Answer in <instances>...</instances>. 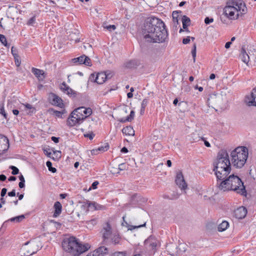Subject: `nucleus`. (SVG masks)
Returning <instances> with one entry per match:
<instances>
[{
  "label": "nucleus",
  "mask_w": 256,
  "mask_h": 256,
  "mask_svg": "<svg viewBox=\"0 0 256 256\" xmlns=\"http://www.w3.org/2000/svg\"><path fill=\"white\" fill-rule=\"evenodd\" d=\"M245 102L249 106H256V89H253L250 94L246 96Z\"/></svg>",
  "instance_id": "2eb2a0df"
},
{
  "label": "nucleus",
  "mask_w": 256,
  "mask_h": 256,
  "mask_svg": "<svg viewBox=\"0 0 256 256\" xmlns=\"http://www.w3.org/2000/svg\"><path fill=\"white\" fill-rule=\"evenodd\" d=\"M32 72L39 80H42L46 77L44 72L43 70L32 68Z\"/></svg>",
  "instance_id": "4be33fe9"
},
{
  "label": "nucleus",
  "mask_w": 256,
  "mask_h": 256,
  "mask_svg": "<svg viewBox=\"0 0 256 256\" xmlns=\"http://www.w3.org/2000/svg\"><path fill=\"white\" fill-rule=\"evenodd\" d=\"M102 232L104 240L105 242L108 240L114 232H112L111 226L108 222L103 228Z\"/></svg>",
  "instance_id": "4468645a"
},
{
  "label": "nucleus",
  "mask_w": 256,
  "mask_h": 256,
  "mask_svg": "<svg viewBox=\"0 0 256 256\" xmlns=\"http://www.w3.org/2000/svg\"><path fill=\"white\" fill-rule=\"evenodd\" d=\"M214 22V19L212 18H210L208 17H206L204 20V22L206 24H210Z\"/></svg>",
  "instance_id": "a18cd8bd"
},
{
  "label": "nucleus",
  "mask_w": 256,
  "mask_h": 256,
  "mask_svg": "<svg viewBox=\"0 0 256 256\" xmlns=\"http://www.w3.org/2000/svg\"><path fill=\"white\" fill-rule=\"evenodd\" d=\"M121 152H124V153H126V152H128V150L126 148V147H124L122 148V149H121Z\"/></svg>",
  "instance_id": "774afa93"
},
{
  "label": "nucleus",
  "mask_w": 256,
  "mask_h": 256,
  "mask_svg": "<svg viewBox=\"0 0 256 256\" xmlns=\"http://www.w3.org/2000/svg\"><path fill=\"white\" fill-rule=\"evenodd\" d=\"M240 58L243 62L246 64H248L250 61V57L248 54L246 52V51L243 48L242 49Z\"/></svg>",
  "instance_id": "b1692460"
},
{
  "label": "nucleus",
  "mask_w": 256,
  "mask_h": 256,
  "mask_svg": "<svg viewBox=\"0 0 256 256\" xmlns=\"http://www.w3.org/2000/svg\"><path fill=\"white\" fill-rule=\"evenodd\" d=\"M126 168V166L124 164H121L118 165V169L120 170H124Z\"/></svg>",
  "instance_id": "8fccbe9b"
},
{
  "label": "nucleus",
  "mask_w": 256,
  "mask_h": 256,
  "mask_svg": "<svg viewBox=\"0 0 256 256\" xmlns=\"http://www.w3.org/2000/svg\"><path fill=\"white\" fill-rule=\"evenodd\" d=\"M232 184L233 186H232L231 190H233L241 195L246 196V191L245 186L244 185L243 182L238 176L234 174L232 183Z\"/></svg>",
  "instance_id": "6e6552de"
},
{
  "label": "nucleus",
  "mask_w": 256,
  "mask_h": 256,
  "mask_svg": "<svg viewBox=\"0 0 256 256\" xmlns=\"http://www.w3.org/2000/svg\"><path fill=\"white\" fill-rule=\"evenodd\" d=\"M68 96L72 97H75L76 96V93L70 87L67 88L66 92Z\"/></svg>",
  "instance_id": "4c0bfd02"
},
{
  "label": "nucleus",
  "mask_w": 256,
  "mask_h": 256,
  "mask_svg": "<svg viewBox=\"0 0 256 256\" xmlns=\"http://www.w3.org/2000/svg\"><path fill=\"white\" fill-rule=\"evenodd\" d=\"M74 114V111L72 112L71 116L68 120V123L70 126H73L76 124H80L82 122V117L80 118V115L76 112Z\"/></svg>",
  "instance_id": "ddd939ff"
},
{
  "label": "nucleus",
  "mask_w": 256,
  "mask_h": 256,
  "mask_svg": "<svg viewBox=\"0 0 256 256\" xmlns=\"http://www.w3.org/2000/svg\"><path fill=\"white\" fill-rule=\"evenodd\" d=\"M213 165V171L218 180L224 179L230 174L231 164L226 150L222 149L219 151Z\"/></svg>",
  "instance_id": "f03ea898"
},
{
  "label": "nucleus",
  "mask_w": 256,
  "mask_h": 256,
  "mask_svg": "<svg viewBox=\"0 0 256 256\" xmlns=\"http://www.w3.org/2000/svg\"><path fill=\"white\" fill-rule=\"evenodd\" d=\"M71 62L74 64L78 62V64H90L92 62L89 57L84 54L78 58H72Z\"/></svg>",
  "instance_id": "a211bd4d"
},
{
  "label": "nucleus",
  "mask_w": 256,
  "mask_h": 256,
  "mask_svg": "<svg viewBox=\"0 0 256 256\" xmlns=\"http://www.w3.org/2000/svg\"><path fill=\"white\" fill-rule=\"evenodd\" d=\"M98 182H94L92 183V186L93 189H96V186L98 184Z\"/></svg>",
  "instance_id": "bf43d9fd"
},
{
  "label": "nucleus",
  "mask_w": 256,
  "mask_h": 256,
  "mask_svg": "<svg viewBox=\"0 0 256 256\" xmlns=\"http://www.w3.org/2000/svg\"><path fill=\"white\" fill-rule=\"evenodd\" d=\"M24 218V215L22 214L19 216H17L14 218H12L10 219V220L12 222H20Z\"/></svg>",
  "instance_id": "72a5a7b5"
},
{
  "label": "nucleus",
  "mask_w": 256,
  "mask_h": 256,
  "mask_svg": "<svg viewBox=\"0 0 256 256\" xmlns=\"http://www.w3.org/2000/svg\"><path fill=\"white\" fill-rule=\"evenodd\" d=\"M123 134L128 136H134V131L133 128L130 126L124 128L122 130Z\"/></svg>",
  "instance_id": "cd10ccee"
},
{
  "label": "nucleus",
  "mask_w": 256,
  "mask_h": 256,
  "mask_svg": "<svg viewBox=\"0 0 256 256\" xmlns=\"http://www.w3.org/2000/svg\"><path fill=\"white\" fill-rule=\"evenodd\" d=\"M182 23L183 28L186 29L188 26L190 24V19L185 16H183L182 18Z\"/></svg>",
  "instance_id": "7c9ffc66"
},
{
  "label": "nucleus",
  "mask_w": 256,
  "mask_h": 256,
  "mask_svg": "<svg viewBox=\"0 0 256 256\" xmlns=\"http://www.w3.org/2000/svg\"><path fill=\"white\" fill-rule=\"evenodd\" d=\"M76 112L78 115H80V118L82 117V120L86 118L88 116H90L92 114V110L90 108H86L84 106L80 107L74 110V114Z\"/></svg>",
  "instance_id": "f8f14e48"
},
{
  "label": "nucleus",
  "mask_w": 256,
  "mask_h": 256,
  "mask_svg": "<svg viewBox=\"0 0 256 256\" xmlns=\"http://www.w3.org/2000/svg\"><path fill=\"white\" fill-rule=\"evenodd\" d=\"M8 196H16V192L13 190L12 192H8Z\"/></svg>",
  "instance_id": "5fc2aeb1"
},
{
  "label": "nucleus",
  "mask_w": 256,
  "mask_h": 256,
  "mask_svg": "<svg viewBox=\"0 0 256 256\" xmlns=\"http://www.w3.org/2000/svg\"><path fill=\"white\" fill-rule=\"evenodd\" d=\"M19 179H20V182H25L24 178V176L22 174H20L19 176Z\"/></svg>",
  "instance_id": "338daca9"
},
{
  "label": "nucleus",
  "mask_w": 256,
  "mask_h": 256,
  "mask_svg": "<svg viewBox=\"0 0 256 256\" xmlns=\"http://www.w3.org/2000/svg\"><path fill=\"white\" fill-rule=\"evenodd\" d=\"M0 41L4 46H7L6 39L4 35L0 34Z\"/></svg>",
  "instance_id": "ea45409f"
},
{
  "label": "nucleus",
  "mask_w": 256,
  "mask_h": 256,
  "mask_svg": "<svg viewBox=\"0 0 256 256\" xmlns=\"http://www.w3.org/2000/svg\"><path fill=\"white\" fill-rule=\"evenodd\" d=\"M62 246L66 252L74 256H79L90 248L88 244H82L72 236L64 239L62 242Z\"/></svg>",
  "instance_id": "20e7f679"
},
{
  "label": "nucleus",
  "mask_w": 256,
  "mask_h": 256,
  "mask_svg": "<svg viewBox=\"0 0 256 256\" xmlns=\"http://www.w3.org/2000/svg\"><path fill=\"white\" fill-rule=\"evenodd\" d=\"M7 189L6 188H3L2 190L0 196L2 197H4L6 194Z\"/></svg>",
  "instance_id": "3c124183"
},
{
  "label": "nucleus",
  "mask_w": 256,
  "mask_h": 256,
  "mask_svg": "<svg viewBox=\"0 0 256 256\" xmlns=\"http://www.w3.org/2000/svg\"><path fill=\"white\" fill-rule=\"evenodd\" d=\"M234 214L236 218L242 219L246 216L247 210L244 206H240L234 210Z\"/></svg>",
  "instance_id": "aec40b11"
},
{
  "label": "nucleus",
  "mask_w": 256,
  "mask_h": 256,
  "mask_svg": "<svg viewBox=\"0 0 256 256\" xmlns=\"http://www.w3.org/2000/svg\"><path fill=\"white\" fill-rule=\"evenodd\" d=\"M109 240L112 244H121L122 238L118 233L114 232L112 235L109 238Z\"/></svg>",
  "instance_id": "412c9836"
},
{
  "label": "nucleus",
  "mask_w": 256,
  "mask_h": 256,
  "mask_svg": "<svg viewBox=\"0 0 256 256\" xmlns=\"http://www.w3.org/2000/svg\"><path fill=\"white\" fill-rule=\"evenodd\" d=\"M178 248V256H180L182 254H184L186 250L188 248V246L184 243H180L177 246Z\"/></svg>",
  "instance_id": "393cba45"
},
{
  "label": "nucleus",
  "mask_w": 256,
  "mask_h": 256,
  "mask_svg": "<svg viewBox=\"0 0 256 256\" xmlns=\"http://www.w3.org/2000/svg\"><path fill=\"white\" fill-rule=\"evenodd\" d=\"M54 114L58 117H61L62 115V113L58 110H54Z\"/></svg>",
  "instance_id": "603ef678"
},
{
  "label": "nucleus",
  "mask_w": 256,
  "mask_h": 256,
  "mask_svg": "<svg viewBox=\"0 0 256 256\" xmlns=\"http://www.w3.org/2000/svg\"><path fill=\"white\" fill-rule=\"evenodd\" d=\"M246 12V4L242 0H230L224 8V14L230 20H236Z\"/></svg>",
  "instance_id": "7ed1b4c3"
},
{
  "label": "nucleus",
  "mask_w": 256,
  "mask_h": 256,
  "mask_svg": "<svg viewBox=\"0 0 256 256\" xmlns=\"http://www.w3.org/2000/svg\"><path fill=\"white\" fill-rule=\"evenodd\" d=\"M104 74V78H105V80L106 79V78H110L112 76V75L110 73H108V74L105 73V74Z\"/></svg>",
  "instance_id": "4d7b16f0"
},
{
  "label": "nucleus",
  "mask_w": 256,
  "mask_h": 256,
  "mask_svg": "<svg viewBox=\"0 0 256 256\" xmlns=\"http://www.w3.org/2000/svg\"><path fill=\"white\" fill-rule=\"evenodd\" d=\"M94 134H84L85 137L88 138L90 140H92L94 138Z\"/></svg>",
  "instance_id": "13d9d810"
},
{
  "label": "nucleus",
  "mask_w": 256,
  "mask_h": 256,
  "mask_svg": "<svg viewBox=\"0 0 256 256\" xmlns=\"http://www.w3.org/2000/svg\"><path fill=\"white\" fill-rule=\"evenodd\" d=\"M68 88L69 86H68L64 82H63L60 86V89L64 92H66V90H67V88Z\"/></svg>",
  "instance_id": "c03bdc74"
},
{
  "label": "nucleus",
  "mask_w": 256,
  "mask_h": 256,
  "mask_svg": "<svg viewBox=\"0 0 256 256\" xmlns=\"http://www.w3.org/2000/svg\"><path fill=\"white\" fill-rule=\"evenodd\" d=\"M109 148V146L108 144H106L104 146H102L98 148V150L101 152H106V151Z\"/></svg>",
  "instance_id": "a19ab883"
},
{
  "label": "nucleus",
  "mask_w": 256,
  "mask_h": 256,
  "mask_svg": "<svg viewBox=\"0 0 256 256\" xmlns=\"http://www.w3.org/2000/svg\"><path fill=\"white\" fill-rule=\"evenodd\" d=\"M134 112L133 110L130 112V114L127 116L126 119H122L120 122H125L126 121L130 122L134 118Z\"/></svg>",
  "instance_id": "c9c22d12"
},
{
  "label": "nucleus",
  "mask_w": 256,
  "mask_h": 256,
  "mask_svg": "<svg viewBox=\"0 0 256 256\" xmlns=\"http://www.w3.org/2000/svg\"><path fill=\"white\" fill-rule=\"evenodd\" d=\"M168 254L172 256H178L177 246L175 244H170L166 246Z\"/></svg>",
  "instance_id": "5701e85b"
},
{
  "label": "nucleus",
  "mask_w": 256,
  "mask_h": 256,
  "mask_svg": "<svg viewBox=\"0 0 256 256\" xmlns=\"http://www.w3.org/2000/svg\"><path fill=\"white\" fill-rule=\"evenodd\" d=\"M90 208L88 206V203L86 202H84L82 203V204L80 205V208L82 209V210L80 211L81 213H85L88 210V208Z\"/></svg>",
  "instance_id": "f704fd0d"
},
{
  "label": "nucleus",
  "mask_w": 256,
  "mask_h": 256,
  "mask_svg": "<svg viewBox=\"0 0 256 256\" xmlns=\"http://www.w3.org/2000/svg\"><path fill=\"white\" fill-rule=\"evenodd\" d=\"M10 168L12 170V174L16 175L18 173L19 170L16 167L14 166H11L10 167Z\"/></svg>",
  "instance_id": "79ce46f5"
},
{
  "label": "nucleus",
  "mask_w": 256,
  "mask_h": 256,
  "mask_svg": "<svg viewBox=\"0 0 256 256\" xmlns=\"http://www.w3.org/2000/svg\"><path fill=\"white\" fill-rule=\"evenodd\" d=\"M50 100L52 105H54L60 108H62L64 104L62 98L54 94H51L49 96Z\"/></svg>",
  "instance_id": "dca6fc26"
},
{
  "label": "nucleus",
  "mask_w": 256,
  "mask_h": 256,
  "mask_svg": "<svg viewBox=\"0 0 256 256\" xmlns=\"http://www.w3.org/2000/svg\"><path fill=\"white\" fill-rule=\"evenodd\" d=\"M51 139L55 143H58L59 142V138H56V137H55V136H52Z\"/></svg>",
  "instance_id": "6e6d98bb"
},
{
  "label": "nucleus",
  "mask_w": 256,
  "mask_h": 256,
  "mask_svg": "<svg viewBox=\"0 0 256 256\" xmlns=\"http://www.w3.org/2000/svg\"><path fill=\"white\" fill-rule=\"evenodd\" d=\"M74 36H76V33H74L70 35V40H74L76 42H78L80 41V39L78 38H74Z\"/></svg>",
  "instance_id": "de8ad7c7"
},
{
  "label": "nucleus",
  "mask_w": 256,
  "mask_h": 256,
  "mask_svg": "<svg viewBox=\"0 0 256 256\" xmlns=\"http://www.w3.org/2000/svg\"><path fill=\"white\" fill-rule=\"evenodd\" d=\"M234 174L226 176L224 179H217V186L218 188L224 192L231 190L232 188Z\"/></svg>",
  "instance_id": "0eeeda50"
},
{
  "label": "nucleus",
  "mask_w": 256,
  "mask_h": 256,
  "mask_svg": "<svg viewBox=\"0 0 256 256\" xmlns=\"http://www.w3.org/2000/svg\"><path fill=\"white\" fill-rule=\"evenodd\" d=\"M104 74V73H99L97 74L95 82L98 84H102L105 81Z\"/></svg>",
  "instance_id": "c756f323"
},
{
  "label": "nucleus",
  "mask_w": 256,
  "mask_h": 256,
  "mask_svg": "<svg viewBox=\"0 0 256 256\" xmlns=\"http://www.w3.org/2000/svg\"><path fill=\"white\" fill-rule=\"evenodd\" d=\"M148 100V98H144L141 104L140 114H142L144 113L145 108L146 106Z\"/></svg>",
  "instance_id": "473e14b6"
},
{
  "label": "nucleus",
  "mask_w": 256,
  "mask_h": 256,
  "mask_svg": "<svg viewBox=\"0 0 256 256\" xmlns=\"http://www.w3.org/2000/svg\"><path fill=\"white\" fill-rule=\"evenodd\" d=\"M176 183L182 190H185L188 188V186L186 182L183 174L182 172H178L176 174Z\"/></svg>",
  "instance_id": "9b49d317"
},
{
  "label": "nucleus",
  "mask_w": 256,
  "mask_h": 256,
  "mask_svg": "<svg viewBox=\"0 0 256 256\" xmlns=\"http://www.w3.org/2000/svg\"><path fill=\"white\" fill-rule=\"evenodd\" d=\"M229 226V224L227 221H222L218 226V230L219 232H223L226 230Z\"/></svg>",
  "instance_id": "c85d7f7f"
},
{
  "label": "nucleus",
  "mask_w": 256,
  "mask_h": 256,
  "mask_svg": "<svg viewBox=\"0 0 256 256\" xmlns=\"http://www.w3.org/2000/svg\"><path fill=\"white\" fill-rule=\"evenodd\" d=\"M46 165L48 166V170L53 173L56 172V169L52 167V164L50 161H48L46 162Z\"/></svg>",
  "instance_id": "58836bf2"
},
{
  "label": "nucleus",
  "mask_w": 256,
  "mask_h": 256,
  "mask_svg": "<svg viewBox=\"0 0 256 256\" xmlns=\"http://www.w3.org/2000/svg\"><path fill=\"white\" fill-rule=\"evenodd\" d=\"M0 113L2 115L4 116L6 118V113L5 112V111H4V106L2 105L1 108H0Z\"/></svg>",
  "instance_id": "09e8293b"
},
{
  "label": "nucleus",
  "mask_w": 256,
  "mask_h": 256,
  "mask_svg": "<svg viewBox=\"0 0 256 256\" xmlns=\"http://www.w3.org/2000/svg\"><path fill=\"white\" fill-rule=\"evenodd\" d=\"M102 26L104 29H106L109 32H112L116 29V26L114 24L107 25L106 24H104L102 25Z\"/></svg>",
  "instance_id": "e433bc0d"
},
{
  "label": "nucleus",
  "mask_w": 256,
  "mask_h": 256,
  "mask_svg": "<svg viewBox=\"0 0 256 256\" xmlns=\"http://www.w3.org/2000/svg\"><path fill=\"white\" fill-rule=\"evenodd\" d=\"M9 148V140L4 136L0 134V151L5 152Z\"/></svg>",
  "instance_id": "f3484780"
},
{
  "label": "nucleus",
  "mask_w": 256,
  "mask_h": 256,
  "mask_svg": "<svg viewBox=\"0 0 256 256\" xmlns=\"http://www.w3.org/2000/svg\"><path fill=\"white\" fill-rule=\"evenodd\" d=\"M108 252V250L105 246H100L94 252L88 254L86 256H103Z\"/></svg>",
  "instance_id": "6ab92c4d"
},
{
  "label": "nucleus",
  "mask_w": 256,
  "mask_h": 256,
  "mask_svg": "<svg viewBox=\"0 0 256 256\" xmlns=\"http://www.w3.org/2000/svg\"><path fill=\"white\" fill-rule=\"evenodd\" d=\"M172 16L173 26L176 28L178 24V20L180 17L178 12L176 11L174 12L172 14Z\"/></svg>",
  "instance_id": "bb28decb"
},
{
  "label": "nucleus",
  "mask_w": 256,
  "mask_h": 256,
  "mask_svg": "<svg viewBox=\"0 0 256 256\" xmlns=\"http://www.w3.org/2000/svg\"><path fill=\"white\" fill-rule=\"evenodd\" d=\"M248 152L246 147H238L231 152L232 164L236 168H242L248 158Z\"/></svg>",
  "instance_id": "39448f33"
},
{
  "label": "nucleus",
  "mask_w": 256,
  "mask_h": 256,
  "mask_svg": "<svg viewBox=\"0 0 256 256\" xmlns=\"http://www.w3.org/2000/svg\"><path fill=\"white\" fill-rule=\"evenodd\" d=\"M196 45H194V50L192 51V56L194 58L196 56Z\"/></svg>",
  "instance_id": "0e129e2a"
},
{
  "label": "nucleus",
  "mask_w": 256,
  "mask_h": 256,
  "mask_svg": "<svg viewBox=\"0 0 256 256\" xmlns=\"http://www.w3.org/2000/svg\"><path fill=\"white\" fill-rule=\"evenodd\" d=\"M141 33L144 40L148 42L162 43L168 37L164 22L155 17L147 18L142 28Z\"/></svg>",
  "instance_id": "f257e3e1"
},
{
  "label": "nucleus",
  "mask_w": 256,
  "mask_h": 256,
  "mask_svg": "<svg viewBox=\"0 0 256 256\" xmlns=\"http://www.w3.org/2000/svg\"><path fill=\"white\" fill-rule=\"evenodd\" d=\"M190 42V37H188L186 38H184L182 40V43L185 44H188Z\"/></svg>",
  "instance_id": "864d4df0"
},
{
  "label": "nucleus",
  "mask_w": 256,
  "mask_h": 256,
  "mask_svg": "<svg viewBox=\"0 0 256 256\" xmlns=\"http://www.w3.org/2000/svg\"><path fill=\"white\" fill-rule=\"evenodd\" d=\"M39 240H34L32 242H28L23 247V250L25 251L24 254L26 256L32 255L36 253L41 248Z\"/></svg>",
  "instance_id": "9d476101"
},
{
  "label": "nucleus",
  "mask_w": 256,
  "mask_h": 256,
  "mask_svg": "<svg viewBox=\"0 0 256 256\" xmlns=\"http://www.w3.org/2000/svg\"><path fill=\"white\" fill-rule=\"evenodd\" d=\"M24 182H20L18 184V186L20 188H23L24 187L25 185H24Z\"/></svg>",
  "instance_id": "680f3d73"
},
{
  "label": "nucleus",
  "mask_w": 256,
  "mask_h": 256,
  "mask_svg": "<svg viewBox=\"0 0 256 256\" xmlns=\"http://www.w3.org/2000/svg\"><path fill=\"white\" fill-rule=\"evenodd\" d=\"M88 206L90 208L94 210H100L102 208V206L96 202H88Z\"/></svg>",
  "instance_id": "2f4dec72"
},
{
  "label": "nucleus",
  "mask_w": 256,
  "mask_h": 256,
  "mask_svg": "<svg viewBox=\"0 0 256 256\" xmlns=\"http://www.w3.org/2000/svg\"><path fill=\"white\" fill-rule=\"evenodd\" d=\"M146 248L151 253L154 254L160 246L159 241L154 236H150L144 242Z\"/></svg>",
  "instance_id": "1a4fd4ad"
},
{
  "label": "nucleus",
  "mask_w": 256,
  "mask_h": 256,
  "mask_svg": "<svg viewBox=\"0 0 256 256\" xmlns=\"http://www.w3.org/2000/svg\"><path fill=\"white\" fill-rule=\"evenodd\" d=\"M36 17L34 16L31 18L28 22V24L29 26H32L35 23Z\"/></svg>",
  "instance_id": "37998d69"
},
{
  "label": "nucleus",
  "mask_w": 256,
  "mask_h": 256,
  "mask_svg": "<svg viewBox=\"0 0 256 256\" xmlns=\"http://www.w3.org/2000/svg\"><path fill=\"white\" fill-rule=\"evenodd\" d=\"M89 223L95 225L96 224V220L94 219L92 220L89 222Z\"/></svg>",
  "instance_id": "69168bd1"
},
{
  "label": "nucleus",
  "mask_w": 256,
  "mask_h": 256,
  "mask_svg": "<svg viewBox=\"0 0 256 256\" xmlns=\"http://www.w3.org/2000/svg\"><path fill=\"white\" fill-rule=\"evenodd\" d=\"M54 208H55V210L54 216L56 217L61 213L62 206L59 202H56L54 204Z\"/></svg>",
  "instance_id": "a878e982"
},
{
  "label": "nucleus",
  "mask_w": 256,
  "mask_h": 256,
  "mask_svg": "<svg viewBox=\"0 0 256 256\" xmlns=\"http://www.w3.org/2000/svg\"><path fill=\"white\" fill-rule=\"evenodd\" d=\"M112 256H126V253L124 252H116Z\"/></svg>",
  "instance_id": "49530a36"
},
{
  "label": "nucleus",
  "mask_w": 256,
  "mask_h": 256,
  "mask_svg": "<svg viewBox=\"0 0 256 256\" xmlns=\"http://www.w3.org/2000/svg\"><path fill=\"white\" fill-rule=\"evenodd\" d=\"M6 176L4 174L0 175V180L4 181L6 180Z\"/></svg>",
  "instance_id": "052dcab7"
},
{
  "label": "nucleus",
  "mask_w": 256,
  "mask_h": 256,
  "mask_svg": "<svg viewBox=\"0 0 256 256\" xmlns=\"http://www.w3.org/2000/svg\"><path fill=\"white\" fill-rule=\"evenodd\" d=\"M231 44H232L231 42H227L225 44V48H230Z\"/></svg>",
  "instance_id": "e2e57ef3"
},
{
  "label": "nucleus",
  "mask_w": 256,
  "mask_h": 256,
  "mask_svg": "<svg viewBox=\"0 0 256 256\" xmlns=\"http://www.w3.org/2000/svg\"><path fill=\"white\" fill-rule=\"evenodd\" d=\"M228 100L226 94H212L210 96L208 100V104L209 106L211 105L212 107L220 108L221 109H224L226 108Z\"/></svg>",
  "instance_id": "423d86ee"
}]
</instances>
